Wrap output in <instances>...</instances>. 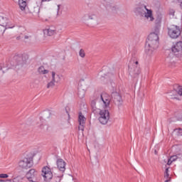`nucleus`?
I'll use <instances>...</instances> for the list:
<instances>
[{"instance_id": "nucleus-1", "label": "nucleus", "mask_w": 182, "mask_h": 182, "mask_svg": "<svg viewBox=\"0 0 182 182\" xmlns=\"http://www.w3.org/2000/svg\"><path fill=\"white\" fill-rule=\"evenodd\" d=\"M159 36L155 33H150L145 44V48L148 55H153V51L159 48Z\"/></svg>"}, {"instance_id": "nucleus-2", "label": "nucleus", "mask_w": 182, "mask_h": 182, "mask_svg": "<svg viewBox=\"0 0 182 182\" xmlns=\"http://www.w3.org/2000/svg\"><path fill=\"white\" fill-rule=\"evenodd\" d=\"M129 74L134 79L139 77L140 75V67H139V61L136 58H132L128 65Z\"/></svg>"}, {"instance_id": "nucleus-3", "label": "nucleus", "mask_w": 182, "mask_h": 182, "mask_svg": "<svg viewBox=\"0 0 182 182\" xmlns=\"http://www.w3.org/2000/svg\"><path fill=\"white\" fill-rule=\"evenodd\" d=\"M168 33L170 38H172L173 39H176L178 36H180L181 33V30H180V27L176 25H172L168 28Z\"/></svg>"}, {"instance_id": "nucleus-4", "label": "nucleus", "mask_w": 182, "mask_h": 182, "mask_svg": "<svg viewBox=\"0 0 182 182\" xmlns=\"http://www.w3.org/2000/svg\"><path fill=\"white\" fill-rule=\"evenodd\" d=\"M100 117L99 122L101 124H107V122H109V119H110V114L109 113V110L102 109L99 110Z\"/></svg>"}, {"instance_id": "nucleus-5", "label": "nucleus", "mask_w": 182, "mask_h": 182, "mask_svg": "<svg viewBox=\"0 0 182 182\" xmlns=\"http://www.w3.org/2000/svg\"><path fill=\"white\" fill-rule=\"evenodd\" d=\"M111 100L119 108L123 105V98L119 92H112L111 94Z\"/></svg>"}, {"instance_id": "nucleus-6", "label": "nucleus", "mask_w": 182, "mask_h": 182, "mask_svg": "<svg viewBox=\"0 0 182 182\" xmlns=\"http://www.w3.org/2000/svg\"><path fill=\"white\" fill-rule=\"evenodd\" d=\"M33 166V161L32 160V158H24L18 162V166L20 168L28 170V168H31Z\"/></svg>"}, {"instance_id": "nucleus-7", "label": "nucleus", "mask_w": 182, "mask_h": 182, "mask_svg": "<svg viewBox=\"0 0 182 182\" xmlns=\"http://www.w3.org/2000/svg\"><path fill=\"white\" fill-rule=\"evenodd\" d=\"M171 50L176 58L182 57V41L177 42L172 48Z\"/></svg>"}, {"instance_id": "nucleus-8", "label": "nucleus", "mask_w": 182, "mask_h": 182, "mask_svg": "<svg viewBox=\"0 0 182 182\" xmlns=\"http://www.w3.org/2000/svg\"><path fill=\"white\" fill-rule=\"evenodd\" d=\"M41 175L43 176L45 181H50L53 178V173H52L50 168L48 166H44L43 168Z\"/></svg>"}, {"instance_id": "nucleus-9", "label": "nucleus", "mask_w": 182, "mask_h": 182, "mask_svg": "<svg viewBox=\"0 0 182 182\" xmlns=\"http://www.w3.org/2000/svg\"><path fill=\"white\" fill-rule=\"evenodd\" d=\"M26 178L30 182H38V171L35 169H30L26 174Z\"/></svg>"}, {"instance_id": "nucleus-10", "label": "nucleus", "mask_w": 182, "mask_h": 182, "mask_svg": "<svg viewBox=\"0 0 182 182\" xmlns=\"http://www.w3.org/2000/svg\"><path fill=\"white\" fill-rule=\"evenodd\" d=\"M14 66H22L25 61L22 55H14L13 58Z\"/></svg>"}, {"instance_id": "nucleus-11", "label": "nucleus", "mask_w": 182, "mask_h": 182, "mask_svg": "<svg viewBox=\"0 0 182 182\" xmlns=\"http://www.w3.org/2000/svg\"><path fill=\"white\" fill-rule=\"evenodd\" d=\"M144 9L146 11L144 13V18L147 19L149 22H153V21H154V17L153 16V11H151V9H147V6H144Z\"/></svg>"}, {"instance_id": "nucleus-12", "label": "nucleus", "mask_w": 182, "mask_h": 182, "mask_svg": "<svg viewBox=\"0 0 182 182\" xmlns=\"http://www.w3.org/2000/svg\"><path fill=\"white\" fill-rule=\"evenodd\" d=\"M78 122L80 124L78 129L79 130L83 132V130L85 129V123L86 122V118L85 117V116H83V114H82V112L79 114Z\"/></svg>"}, {"instance_id": "nucleus-13", "label": "nucleus", "mask_w": 182, "mask_h": 182, "mask_svg": "<svg viewBox=\"0 0 182 182\" xmlns=\"http://www.w3.org/2000/svg\"><path fill=\"white\" fill-rule=\"evenodd\" d=\"M56 163L58 170L63 173L65 172V170H66V163L65 161H63L62 159H60L57 160Z\"/></svg>"}, {"instance_id": "nucleus-14", "label": "nucleus", "mask_w": 182, "mask_h": 182, "mask_svg": "<svg viewBox=\"0 0 182 182\" xmlns=\"http://www.w3.org/2000/svg\"><path fill=\"white\" fill-rule=\"evenodd\" d=\"M56 33H58L56 27L51 26L44 30V34L47 35L48 36H53V35H56Z\"/></svg>"}, {"instance_id": "nucleus-15", "label": "nucleus", "mask_w": 182, "mask_h": 182, "mask_svg": "<svg viewBox=\"0 0 182 182\" xmlns=\"http://www.w3.org/2000/svg\"><path fill=\"white\" fill-rule=\"evenodd\" d=\"M101 100H102L105 107H107L110 105V96L109 95L104 93L101 95Z\"/></svg>"}, {"instance_id": "nucleus-16", "label": "nucleus", "mask_w": 182, "mask_h": 182, "mask_svg": "<svg viewBox=\"0 0 182 182\" xmlns=\"http://www.w3.org/2000/svg\"><path fill=\"white\" fill-rule=\"evenodd\" d=\"M91 107L93 113H99V111L100 110V106H99V102L92 100L91 102Z\"/></svg>"}, {"instance_id": "nucleus-17", "label": "nucleus", "mask_w": 182, "mask_h": 182, "mask_svg": "<svg viewBox=\"0 0 182 182\" xmlns=\"http://www.w3.org/2000/svg\"><path fill=\"white\" fill-rule=\"evenodd\" d=\"M0 22H1V26H4L6 29H12L13 28H15V25L10 26L8 24V19H6V18H3Z\"/></svg>"}, {"instance_id": "nucleus-18", "label": "nucleus", "mask_w": 182, "mask_h": 182, "mask_svg": "<svg viewBox=\"0 0 182 182\" xmlns=\"http://www.w3.org/2000/svg\"><path fill=\"white\" fill-rule=\"evenodd\" d=\"M18 5L21 11H25L28 6V0H18Z\"/></svg>"}, {"instance_id": "nucleus-19", "label": "nucleus", "mask_w": 182, "mask_h": 182, "mask_svg": "<svg viewBox=\"0 0 182 182\" xmlns=\"http://www.w3.org/2000/svg\"><path fill=\"white\" fill-rule=\"evenodd\" d=\"M51 80L54 82L55 84L59 83L60 82V76L55 72H52V79Z\"/></svg>"}, {"instance_id": "nucleus-20", "label": "nucleus", "mask_w": 182, "mask_h": 182, "mask_svg": "<svg viewBox=\"0 0 182 182\" xmlns=\"http://www.w3.org/2000/svg\"><path fill=\"white\" fill-rule=\"evenodd\" d=\"M88 18L90 19L91 21H94V23H99L97 21V16L95 14H90L88 15Z\"/></svg>"}, {"instance_id": "nucleus-21", "label": "nucleus", "mask_w": 182, "mask_h": 182, "mask_svg": "<svg viewBox=\"0 0 182 182\" xmlns=\"http://www.w3.org/2000/svg\"><path fill=\"white\" fill-rule=\"evenodd\" d=\"M136 12H137V14L139 15H140V16H144V6H141V7H137L136 9Z\"/></svg>"}, {"instance_id": "nucleus-22", "label": "nucleus", "mask_w": 182, "mask_h": 182, "mask_svg": "<svg viewBox=\"0 0 182 182\" xmlns=\"http://www.w3.org/2000/svg\"><path fill=\"white\" fill-rule=\"evenodd\" d=\"M38 73H40V75H48L49 70L45 69V67L41 66L38 68Z\"/></svg>"}, {"instance_id": "nucleus-23", "label": "nucleus", "mask_w": 182, "mask_h": 182, "mask_svg": "<svg viewBox=\"0 0 182 182\" xmlns=\"http://www.w3.org/2000/svg\"><path fill=\"white\" fill-rule=\"evenodd\" d=\"M161 27V26L160 25V23L156 24L154 28V32L151 33H155V35H157V36H159V33H160Z\"/></svg>"}, {"instance_id": "nucleus-24", "label": "nucleus", "mask_w": 182, "mask_h": 182, "mask_svg": "<svg viewBox=\"0 0 182 182\" xmlns=\"http://www.w3.org/2000/svg\"><path fill=\"white\" fill-rule=\"evenodd\" d=\"M22 180H23V178L18 176L13 178V182H22Z\"/></svg>"}, {"instance_id": "nucleus-25", "label": "nucleus", "mask_w": 182, "mask_h": 182, "mask_svg": "<svg viewBox=\"0 0 182 182\" xmlns=\"http://www.w3.org/2000/svg\"><path fill=\"white\" fill-rule=\"evenodd\" d=\"M79 56H80V58H85V56H86V53H85V50L83 49H80L79 51Z\"/></svg>"}, {"instance_id": "nucleus-26", "label": "nucleus", "mask_w": 182, "mask_h": 182, "mask_svg": "<svg viewBox=\"0 0 182 182\" xmlns=\"http://www.w3.org/2000/svg\"><path fill=\"white\" fill-rule=\"evenodd\" d=\"M55 85H56V83L51 80V81L48 83L47 87H48V89H49L50 87H53L55 86Z\"/></svg>"}, {"instance_id": "nucleus-27", "label": "nucleus", "mask_w": 182, "mask_h": 182, "mask_svg": "<svg viewBox=\"0 0 182 182\" xmlns=\"http://www.w3.org/2000/svg\"><path fill=\"white\" fill-rule=\"evenodd\" d=\"M173 93H178L179 96H182V87L181 86L178 87V91H173Z\"/></svg>"}, {"instance_id": "nucleus-28", "label": "nucleus", "mask_w": 182, "mask_h": 182, "mask_svg": "<svg viewBox=\"0 0 182 182\" xmlns=\"http://www.w3.org/2000/svg\"><path fill=\"white\" fill-rule=\"evenodd\" d=\"M9 176L6 173H0V178H8Z\"/></svg>"}, {"instance_id": "nucleus-29", "label": "nucleus", "mask_w": 182, "mask_h": 182, "mask_svg": "<svg viewBox=\"0 0 182 182\" xmlns=\"http://www.w3.org/2000/svg\"><path fill=\"white\" fill-rule=\"evenodd\" d=\"M40 124H39V127H41V129H43V121H42V119L40 118Z\"/></svg>"}, {"instance_id": "nucleus-30", "label": "nucleus", "mask_w": 182, "mask_h": 182, "mask_svg": "<svg viewBox=\"0 0 182 182\" xmlns=\"http://www.w3.org/2000/svg\"><path fill=\"white\" fill-rule=\"evenodd\" d=\"M170 159H171V161H176V160L177 159V156H171Z\"/></svg>"}, {"instance_id": "nucleus-31", "label": "nucleus", "mask_w": 182, "mask_h": 182, "mask_svg": "<svg viewBox=\"0 0 182 182\" xmlns=\"http://www.w3.org/2000/svg\"><path fill=\"white\" fill-rule=\"evenodd\" d=\"M61 180H62V178H60V176H57L55 178V182H60Z\"/></svg>"}, {"instance_id": "nucleus-32", "label": "nucleus", "mask_w": 182, "mask_h": 182, "mask_svg": "<svg viewBox=\"0 0 182 182\" xmlns=\"http://www.w3.org/2000/svg\"><path fill=\"white\" fill-rule=\"evenodd\" d=\"M79 97H83L85 96V92H83L82 95H80V90L78 91Z\"/></svg>"}, {"instance_id": "nucleus-33", "label": "nucleus", "mask_w": 182, "mask_h": 182, "mask_svg": "<svg viewBox=\"0 0 182 182\" xmlns=\"http://www.w3.org/2000/svg\"><path fill=\"white\" fill-rule=\"evenodd\" d=\"M168 96H171V99H177V97H173V95L171 93L168 94Z\"/></svg>"}, {"instance_id": "nucleus-34", "label": "nucleus", "mask_w": 182, "mask_h": 182, "mask_svg": "<svg viewBox=\"0 0 182 182\" xmlns=\"http://www.w3.org/2000/svg\"><path fill=\"white\" fill-rule=\"evenodd\" d=\"M170 176V174H168V173H165L164 177L166 178H168V177Z\"/></svg>"}, {"instance_id": "nucleus-35", "label": "nucleus", "mask_w": 182, "mask_h": 182, "mask_svg": "<svg viewBox=\"0 0 182 182\" xmlns=\"http://www.w3.org/2000/svg\"><path fill=\"white\" fill-rule=\"evenodd\" d=\"M171 163H173V161H171V159H169L168 160V166H170L171 164Z\"/></svg>"}, {"instance_id": "nucleus-36", "label": "nucleus", "mask_w": 182, "mask_h": 182, "mask_svg": "<svg viewBox=\"0 0 182 182\" xmlns=\"http://www.w3.org/2000/svg\"><path fill=\"white\" fill-rule=\"evenodd\" d=\"M169 15H172V16H174V11L173 10L170 11Z\"/></svg>"}, {"instance_id": "nucleus-37", "label": "nucleus", "mask_w": 182, "mask_h": 182, "mask_svg": "<svg viewBox=\"0 0 182 182\" xmlns=\"http://www.w3.org/2000/svg\"><path fill=\"white\" fill-rule=\"evenodd\" d=\"M4 181L14 182V179H7L6 181Z\"/></svg>"}, {"instance_id": "nucleus-38", "label": "nucleus", "mask_w": 182, "mask_h": 182, "mask_svg": "<svg viewBox=\"0 0 182 182\" xmlns=\"http://www.w3.org/2000/svg\"><path fill=\"white\" fill-rule=\"evenodd\" d=\"M50 1H52V0H41V2H49Z\"/></svg>"}, {"instance_id": "nucleus-39", "label": "nucleus", "mask_w": 182, "mask_h": 182, "mask_svg": "<svg viewBox=\"0 0 182 182\" xmlns=\"http://www.w3.org/2000/svg\"><path fill=\"white\" fill-rule=\"evenodd\" d=\"M29 38H31V36H24V38H26V39H29Z\"/></svg>"}, {"instance_id": "nucleus-40", "label": "nucleus", "mask_w": 182, "mask_h": 182, "mask_svg": "<svg viewBox=\"0 0 182 182\" xmlns=\"http://www.w3.org/2000/svg\"><path fill=\"white\" fill-rule=\"evenodd\" d=\"M178 130H179V133H180V134H181V136H182V129H181V128H179Z\"/></svg>"}, {"instance_id": "nucleus-41", "label": "nucleus", "mask_w": 182, "mask_h": 182, "mask_svg": "<svg viewBox=\"0 0 182 182\" xmlns=\"http://www.w3.org/2000/svg\"><path fill=\"white\" fill-rule=\"evenodd\" d=\"M60 9V5H58V12H59Z\"/></svg>"}, {"instance_id": "nucleus-42", "label": "nucleus", "mask_w": 182, "mask_h": 182, "mask_svg": "<svg viewBox=\"0 0 182 182\" xmlns=\"http://www.w3.org/2000/svg\"><path fill=\"white\" fill-rule=\"evenodd\" d=\"M21 38V36L16 37L17 41H20Z\"/></svg>"}, {"instance_id": "nucleus-43", "label": "nucleus", "mask_w": 182, "mask_h": 182, "mask_svg": "<svg viewBox=\"0 0 182 182\" xmlns=\"http://www.w3.org/2000/svg\"><path fill=\"white\" fill-rule=\"evenodd\" d=\"M165 173H168V168H166Z\"/></svg>"}, {"instance_id": "nucleus-44", "label": "nucleus", "mask_w": 182, "mask_h": 182, "mask_svg": "<svg viewBox=\"0 0 182 182\" xmlns=\"http://www.w3.org/2000/svg\"><path fill=\"white\" fill-rule=\"evenodd\" d=\"M0 70H2V65H0Z\"/></svg>"}, {"instance_id": "nucleus-45", "label": "nucleus", "mask_w": 182, "mask_h": 182, "mask_svg": "<svg viewBox=\"0 0 182 182\" xmlns=\"http://www.w3.org/2000/svg\"><path fill=\"white\" fill-rule=\"evenodd\" d=\"M178 1L179 2V4H181L182 2V0H178Z\"/></svg>"}, {"instance_id": "nucleus-46", "label": "nucleus", "mask_w": 182, "mask_h": 182, "mask_svg": "<svg viewBox=\"0 0 182 182\" xmlns=\"http://www.w3.org/2000/svg\"><path fill=\"white\" fill-rule=\"evenodd\" d=\"M168 181H170V179H167L165 181V182H168Z\"/></svg>"}, {"instance_id": "nucleus-47", "label": "nucleus", "mask_w": 182, "mask_h": 182, "mask_svg": "<svg viewBox=\"0 0 182 182\" xmlns=\"http://www.w3.org/2000/svg\"><path fill=\"white\" fill-rule=\"evenodd\" d=\"M5 181L4 180L0 179V182H4Z\"/></svg>"}, {"instance_id": "nucleus-48", "label": "nucleus", "mask_w": 182, "mask_h": 182, "mask_svg": "<svg viewBox=\"0 0 182 182\" xmlns=\"http://www.w3.org/2000/svg\"><path fill=\"white\" fill-rule=\"evenodd\" d=\"M68 114V117H70V115L69 114V113L67 112Z\"/></svg>"}]
</instances>
